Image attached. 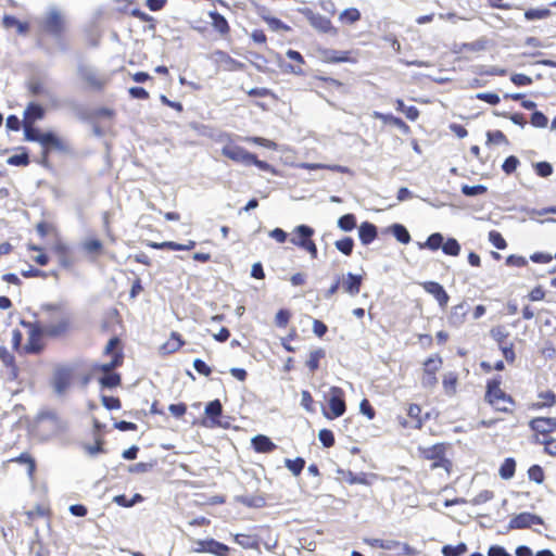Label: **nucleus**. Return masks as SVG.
Returning a JSON list of instances; mask_svg holds the SVG:
<instances>
[{"label":"nucleus","mask_w":556,"mask_h":556,"mask_svg":"<svg viewBox=\"0 0 556 556\" xmlns=\"http://www.w3.org/2000/svg\"><path fill=\"white\" fill-rule=\"evenodd\" d=\"M42 317L37 323H23L28 328V341L24 345L26 353L35 354L40 352L41 337L43 333L50 336H59L63 333L67 328V320L63 317L56 324H50L47 321L48 318L53 315L61 314V305L58 304H46L41 307Z\"/></svg>","instance_id":"nucleus-1"},{"label":"nucleus","mask_w":556,"mask_h":556,"mask_svg":"<svg viewBox=\"0 0 556 556\" xmlns=\"http://www.w3.org/2000/svg\"><path fill=\"white\" fill-rule=\"evenodd\" d=\"M41 31L60 40L68 29V22L64 11L55 5L48 7L47 11L39 18Z\"/></svg>","instance_id":"nucleus-2"},{"label":"nucleus","mask_w":556,"mask_h":556,"mask_svg":"<svg viewBox=\"0 0 556 556\" xmlns=\"http://www.w3.org/2000/svg\"><path fill=\"white\" fill-rule=\"evenodd\" d=\"M66 427L67 424L53 410L39 413L34 422L35 433L42 440H48L64 432Z\"/></svg>","instance_id":"nucleus-3"},{"label":"nucleus","mask_w":556,"mask_h":556,"mask_svg":"<svg viewBox=\"0 0 556 556\" xmlns=\"http://www.w3.org/2000/svg\"><path fill=\"white\" fill-rule=\"evenodd\" d=\"M485 399L497 410L507 412L511 404L510 397L500 388V381L493 380L488 383Z\"/></svg>","instance_id":"nucleus-4"},{"label":"nucleus","mask_w":556,"mask_h":556,"mask_svg":"<svg viewBox=\"0 0 556 556\" xmlns=\"http://www.w3.org/2000/svg\"><path fill=\"white\" fill-rule=\"evenodd\" d=\"M328 403L330 413L325 412V417L333 419L342 416L345 413L344 392L339 387H331L329 389Z\"/></svg>","instance_id":"nucleus-5"},{"label":"nucleus","mask_w":556,"mask_h":556,"mask_svg":"<svg viewBox=\"0 0 556 556\" xmlns=\"http://www.w3.org/2000/svg\"><path fill=\"white\" fill-rule=\"evenodd\" d=\"M295 232L298 237L291 238V242L294 245L301 247L306 250L313 258L317 257V248L314 241L311 240V237L314 233L313 228L306 225H300L295 228Z\"/></svg>","instance_id":"nucleus-6"},{"label":"nucleus","mask_w":556,"mask_h":556,"mask_svg":"<svg viewBox=\"0 0 556 556\" xmlns=\"http://www.w3.org/2000/svg\"><path fill=\"white\" fill-rule=\"evenodd\" d=\"M444 445L435 444L429 447L420 448V452L424 458L433 460L430 466L431 469L443 467L447 471L450 462L444 458Z\"/></svg>","instance_id":"nucleus-7"},{"label":"nucleus","mask_w":556,"mask_h":556,"mask_svg":"<svg viewBox=\"0 0 556 556\" xmlns=\"http://www.w3.org/2000/svg\"><path fill=\"white\" fill-rule=\"evenodd\" d=\"M72 378V368L65 366L56 368L52 381L54 392L59 395L64 394L71 386Z\"/></svg>","instance_id":"nucleus-8"},{"label":"nucleus","mask_w":556,"mask_h":556,"mask_svg":"<svg viewBox=\"0 0 556 556\" xmlns=\"http://www.w3.org/2000/svg\"><path fill=\"white\" fill-rule=\"evenodd\" d=\"M224 156L232 160L233 162L241 163L243 165H251V161L254 160V154L250 153L245 149L235 144H227L222 149Z\"/></svg>","instance_id":"nucleus-9"},{"label":"nucleus","mask_w":556,"mask_h":556,"mask_svg":"<svg viewBox=\"0 0 556 556\" xmlns=\"http://www.w3.org/2000/svg\"><path fill=\"white\" fill-rule=\"evenodd\" d=\"M302 12L316 30L337 34L336 28L332 26L331 21L328 17L314 13L311 9H304Z\"/></svg>","instance_id":"nucleus-10"},{"label":"nucleus","mask_w":556,"mask_h":556,"mask_svg":"<svg viewBox=\"0 0 556 556\" xmlns=\"http://www.w3.org/2000/svg\"><path fill=\"white\" fill-rule=\"evenodd\" d=\"M78 75L84 81L94 89H101L106 83L104 77L98 75L97 71L88 65H80L78 67Z\"/></svg>","instance_id":"nucleus-11"},{"label":"nucleus","mask_w":556,"mask_h":556,"mask_svg":"<svg viewBox=\"0 0 556 556\" xmlns=\"http://www.w3.org/2000/svg\"><path fill=\"white\" fill-rule=\"evenodd\" d=\"M421 286L426 292L435 298L441 307H445L447 305L450 296L440 283L435 281H425Z\"/></svg>","instance_id":"nucleus-12"},{"label":"nucleus","mask_w":556,"mask_h":556,"mask_svg":"<svg viewBox=\"0 0 556 556\" xmlns=\"http://www.w3.org/2000/svg\"><path fill=\"white\" fill-rule=\"evenodd\" d=\"M468 311L469 306L465 301L453 306L447 317L448 324L453 327H460L466 320Z\"/></svg>","instance_id":"nucleus-13"},{"label":"nucleus","mask_w":556,"mask_h":556,"mask_svg":"<svg viewBox=\"0 0 556 556\" xmlns=\"http://www.w3.org/2000/svg\"><path fill=\"white\" fill-rule=\"evenodd\" d=\"M541 523L542 519L539 516L532 515L530 513H521L510 520L509 527L511 529H523L529 528L532 525Z\"/></svg>","instance_id":"nucleus-14"},{"label":"nucleus","mask_w":556,"mask_h":556,"mask_svg":"<svg viewBox=\"0 0 556 556\" xmlns=\"http://www.w3.org/2000/svg\"><path fill=\"white\" fill-rule=\"evenodd\" d=\"M362 282H363V277L361 275H354L352 273H348L342 278V288H343L344 292H346L351 296H355L361 291Z\"/></svg>","instance_id":"nucleus-15"},{"label":"nucleus","mask_w":556,"mask_h":556,"mask_svg":"<svg viewBox=\"0 0 556 556\" xmlns=\"http://www.w3.org/2000/svg\"><path fill=\"white\" fill-rule=\"evenodd\" d=\"M43 147V157H47L48 149L53 148L56 150H63L62 141L53 132H41L37 140Z\"/></svg>","instance_id":"nucleus-16"},{"label":"nucleus","mask_w":556,"mask_h":556,"mask_svg":"<svg viewBox=\"0 0 556 556\" xmlns=\"http://www.w3.org/2000/svg\"><path fill=\"white\" fill-rule=\"evenodd\" d=\"M532 430L539 433H548L556 429V419L549 417H538L530 421Z\"/></svg>","instance_id":"nucleus-17"},{"label":"nucleus","mask_w":556,"mask_h":556,"mask_svg":"<svg viewBox=\"0 0 556 556\" xmlns=\"http://www.w3.org/2000/svg\"><path fill=\"white\" fill-rule=\"evenodd\" d=\"M358 237L363 244L371 243L377 237V228L375 225L365 222L358 227Z\"/></svg>","instance_id":"nucleus-18"},{"label":"nucleus","mask_w":556,"mask_h":556,"mask_svg":"<svg viewBox=\"0 0 556 556\" xmlns=\"http://www.w3.org/2000/svg\"><path fill=\"white\" fill-rule=\"evenodd\" d=\"M252 444L256 452L258 453H268L274 451L277 446L271 440L263 434L255 435L252 439Z\"/></svg>","instance_id":"nucleus-19"},{"label":"nucleus","mask_w":556,"mask_h":556,"mask_svg":"<svg viewBox=\"0 0 556 556\" xmlns=\"http://www.w3.org/2000/svg\"><path fill=\"white\" fill-rule=\"evenodd\" d=\"M208 16L212 20V26L216 31L220 35H226L229 33V25L227 20L216 11H210Z\"/></svg>","instance_id":"nucleus-20"},{"label":"nucleus","mask_w":556,"mask_h":556,"mask_svg":"<svg viewBox=\"0 0 556 556\" xmlns=\"http://www.w3.org/2000/svg\"><path fill=\"white\" fill-rule=\"evenodd\" d=\"M43 117V109L36 104L29 103L25 110V123L33 124L37 119H41Z\"/></svg>","instance_id":"nucleus-21"},{"label":"nucleus","mask_w":556,"mask_h":556,"mask_svg":"<svg viewBox=\"0 0 556 556\" xmlns=\"http://www.w3.org/2000/svg\"><path fill=\"white\" fill-rule=\"evenodd\" d=\"M391 233L396 240L403 244H407L410 241V235L408 230L401 224H394L390 227Z\"/></svg>","instance_id":"nucleus-22"},{"label":"nucleus","mask_w":556,"mask_h":556,"mask_svg":"<svg viewBox=\"0 0 556 556\" xmlns=\"http://www.w3.org/2000/svg\"><path fill=\"white\" fill-rule=\"evenodd\" d=\"M206 551L215 556H228L229 547L220 542L210 539Z\"/></svg>","instance_id":"nucleus-23"},{"label":"nucleus","mask_w":556,"mask_h":556,"mask_svg":"<svg viewBox=\"0 0 556 556\" xmlns=\"http://www.w3.org/2000/svg\"><path fill=\"white\" fill-rule=\"evenodd\" d=\"M444 238L442 233L434 232L430 235L425 243H420V249L428 248L432 251L438 250L439 248H442Z\"/></svg>","instance_id":"nucleus-24"},{"label":"nucleus","mask_w":556,"mask_h":556,"mask_svg":"<svg viewBox=\"0 0 556 556\" xmlns=\"http://www.w3.org/2000/svg\"><path fill=\"white\" fill-rule=\"evenodd\" d=\"M286 54L290 60H293L299 63V65H296V66L288 65L287 71H290L291 73L296 74V75L302 74L303 70L301 67V64L304 63V59L300 54V52H298L295 50H288Z\"/></svg>","instance_id":"nucleus-25"},{"label":"nucleus","mask_w":556,"mask_h":556,"mask_svg":"<svg viewBox=\"0 0 556 556\" xmlns=\"http://www.w3.org/2000/svg\"><path fill=\"white\" fill-rule=\"evenodd\" d=\"M81 247L85 252L92 255H98L102 251V242L94 238L86 239Z\"/></svg>","instance_id":"nucleus-26"},{"label":"nucleus","mask_w":556,"mask_h":556,"mask_svg":"<svg viewBox=\"0 0 556 556\" xmlns=\"http://www.w3.org/2000/svg\"><path fill=\"white\" fill-rule=\"evenodd\" d=\"M516 463L513 458H506L500 468V476L503 479H510L515 475Z\"/></svg>","instance_id":"nucleus-27"},{"label":"nucleus","mask_w":556,"mask_h":556,"mask_svg":"<svg viewBox=\"0 0 556 556\" xmlns=\"http://www.w3.org/2000/svg\"><path fill=\"white\" fill-rule=\"evenodd\" d=\"M323 357H325V351L323 349H316L309 353L306 365L311 371H315L319 367V361Z\"/></svg>","instance_id":"nucleus-28"},{"label":"nucleus","mask_w":556,"mask_h":556,"mask_svg":"<svg viewBox=\"0 0 556 556\" xmlns=\"http://www.w3.org/2000/svg\"><path fill=\"white\" fill-rule=\"evenodd\" d=\"M122 358L123 357L121 354L115 353L111 362L101 365H96L93 369L100 370L104 374H112L111 371L122 364Z\"/></svg>","instance_id":"nucleus-29"},{"label":"nucleus","mask_w":556,"mask_h":556,"mask_svg":"<svg viewBox=\"0 0 556 556\" xmlns=\"http://www.w3.org/2000/svg\"><path fill=\"white\" fill-rule=\"evenodd\" d=\"M372 116L377 119H381L383 123H391L399 128H407L406 124L399 117L390 114H382L380 112H374Z\"/></svg>","instance_id":"nucleus-30"},{"label":"nucleus","mask_w":556,"mask_h":556,"mask_svg":"<svg viewBox=\"0 0 556 556\" xmlns=\"http://www.w3.org/2000/svg\"><path fill=\"white\" fill-rule=\"evenodd\" d=\"M356 226V218L353 214H345L338 219V227L343 231H351Z\"/></svg>","instance_id":"nucleus-31"},{"label":"nucleus","mask_w":556,"mask_h":556,"mask_svg":"<svg viewBox=\"0 0 556 556\" xmlns=\"http://www.w3.org/2000/svg\"><path fill=\"white\" fill-rule=\"evenodd\" d=\"M285 465L294 476H299L304 468L305 460L301 457L295 459L286 458Z\"/></svg>","instance_id":"nucleus-32"},{"label":"nucleus","mask_w":556,"mask_h":556,"mask_svg":"<svg viewBox=\"0 0 556 556\" xmlns=\"http://www.w3.org/2000/svg\"><path fill=\"white\" fill-rule=\"evenodd\" d=\"M205 414L215 424V418L222 414V404L218 400L210 402L205 407Z\"/></svg>","instance_id":"nucleus-33"},{"label":"nucleus","mask_w":556,"mask_h":556,"mask_svg":"<svg viewBox=\"0 0 556 556\" xmlns=\"http://www.w3.org/2000/svg\"><path fill=\"white\" fill-rule=\"evenodd\" d=\"M182 344L180 336L176 332L172 333V338L162 346V350L166 353H172L178 350Z\"/></svg>","instance_id":"nucleus-34"},{"label":"nucleus","mask_w":556,"mask_h":556,"mask_svg":"<svg viewBox=\"0 0 556 556\" xmlns=\"http://www.w3.org/2000/svg\"><path fill=\"white\" fill-rule=\"evenodd\" d=\"M442 250L447 255L457 256L460 252V245L456 239L450 238L443 243Z\"/></svg>","instance_id":"nucleus-35"},{"label":"nucleus","mask_w":556,"mask_h":556,"mask_svg":"<svg viewBox=\"0 0 556 556\" xmlns=\"http://www.w3.org/2000/svg\"><path fill=\"white\" fill-rule=\"evenodd\" d=\"M467 551V545L465 543H459L456 546L445 545L442 548L443 556H460Z\"/></svg>","instance_id":"nucleus-36"},{"label":"nucleus","mask_w":556,"mask_h":556,"mask_svg":"<svg viewBox=\"0 0 556 556\" xmlns=\"http://www.w3.org/2000/svg\"><path fill=\"white\" fill-rule=\"evenodd\" d=\"M456 384H457V377L455 374L450 372L444 376L443 388H444L446 394H448V395L454 394L455 390H456Z\"/></svg>","instance_id":"nucleus-37"},{"label":"nucleus","mask_w":556,"mask_h":556,"mask_svg":"<svg viewBox=\"0 0 556 556\" xmlns=\"http://www.w3.org/2000/svg\"><path fill=\"white\" fill-rule=\"evenodd\" d=\"M336 248L345 255H350L353 251L354 241L352 238L346 237L341 240H337L334 243Z\"/></svg>","instance_id":"nucleus-38"},{"label":"nucleus","mask_w":556,"mask_h":556,"mask_svg":"<svg viewBox=\"0 0 556 556\" xmlns=\"http://www.w3.org/2000/svg\"><path fill=\"white\" fill-rule=\"evenodd\" d=\"M551 11L548 9H530L526 11L525 17L528 21L543 20L549 16Z\"/></svg>","instance_id":"nucleus-39"},{"label":"nucleus","mask_w":556,"mask_h":556,"mask_svg":"<svg viewBox=\"0 0 556 556\" xmlns=\"http://www.w3.org/2000/svg\"><path fill=\"white\" fill-rule=\"evenodd\" d=\"M361 18V13L357 9L355 8H349V9H345L341 14H340V20L341 21H344L346 23H350V24H353L355 22H357L358 20Z\"/></svg>","instance_id":"nucleus-40"},{"label":"nucleus","mask_w":556,"mask_h":556,"mask_svg":"<svg viewBox=\"0 0 556 556\" xmlns=\"http://www.w3.org/2000/svg\"><path fill=\"white\" fill-rule=\"evenodd\" d=\"M100 383L105 388H114L121 383V377L118 374H105L100 378Z\"/></svg>","instance_id":"nucleus-41"},{"label":"nucleus","mask_w":556,"mask_h":556,"mask_svg":"<svg viewBox=\"0 0 556 556\" xmlns=\"http://www.w3.org/2000/svg\"><path fill=\"white\" fill-rule=\"evenodd\" d=\"M8 164L13 166H26L29 163V157L26 152L14 154L8 159Z\"/></svg>","instance_id":"nucleus-42"},{"label":"nucleus","mask_w":556,"mask_h":556,"mask_svg":"<svg viewBox=\"0 0 556 556\" xmlns=\"http://www.w3.org/2000/svg\"><path fill=\"white\" fill-rule=\"evenodd\" d=\"M489 241L496 248V249H500V250H503L506 248V241L505 239L503 238V236L495 231V230H492L489 232Z\"/></svg>","instance_id":"nucleus-43"},{"label":"nucleus","mask_w":556,"mask_h":556,"mask_svg":"<svg viewBox=\"0 0 556 556\" xmlns=\"http://www.w3.org/2000/svg\"><path fill=\"white\" fill-rule=\"evenodd\" d=\"M528 476L530 480L536 483H542L544 480L543 469L539 465L531 466L528 470Z\"/></svg>","instance_id":"nucleus-44"},{"label":"nucleus","mask_w":556,"mask_h":556,"mask_svg":"<svg viewBox=\"0 0 556 556\" xmlns=\"http://www.w3.org/2000/svg\"><path fill=\"white\" fill-rule=\"evenodd\" d=\"M462 192L465 195L475 197V195L482 194V193L486 192V187H484L483 185H476V186L465 185L462 187Z\"/></svg>","instance_id":"nucleus-45"},{"label":"nucleus","mask_w":556,"mask_h":556,"mask_svg":"<svg viewBox=\"0 0 556 556\" xmlns=\"http://www.w3.org/2000/svg\"><path fill=\"white\" fill-rule=\"evenodd\" d=\"M547 123H548L547 117L540 111H535L531 115V124L534 127L544 128L547 126Z\"/></svg>","instance_id":"nucleus-46"},{"label":"nucleus","mask_w":556,"mask_h":556,"mask_svg":"<svg viewBox=\"0 0 556 556\" xmlns=\"http://www.w3.org/2000/svg\"><path fill=\"white\" fill-rule=\"evenodd\" d=\"M318 439L326 447H330L334 444L333 433L328 429H321L318 433Z\"/></svg>","instance_id":"nucleus-47"},{"label":"nucleus","mask_w":556,"mask_h":556,"mask_svg":"<svg viewBox=\"0 0 556 556\" xmlns=\"http://www.w3.org/2000/svg\"><path fill=\"white\" fill-rule=\"evenodd\" d=\"M40 130L37 129V128H34L31 126V124H27V123H24V135H25V139L27 141H36L39 139L40 137Z\"/></svg>","instance_id":"nucleus-48"},{"label":"nucleus","mask_w":556,"mask_h":556,"mask_svg":"<svg viewBox=\"0 0 556 556\" xmlns=\"http://www.w3.org/2000/svg\"><path fill=\"white\" fill-rule=\"evenodd\" d=\"M442 361L439 357H430L425 362L424 372L435 374L441 367Z\"/></svg>","instance_id":"nucleus-49"},{"label":"nucleus","mask_w":556,"mask_h":556,"mask_svg":"<svg viewBox=\"0 0 556 556\" xmlns=\"http://www.w3.org/2000/svg\"><path fill=\"white\" fill-rule=\"evenodd\" d=\"M244 141L253 142V143L260 144L262 147H265L267 149H276L277 148V144L274 141L262 138V137H247V138H244Z\"/></svg>","instance_id":"nucleus-50"},{"label":"nucleus","mask_w":556,"mask_h":556,"mask_svg":"<svg viewBox=\"0 0 556 556\" xmlns=\"http://www.w3.org/2000/svg\"><path fill=\"white\" fill-rule=\"evenodd\" d=\"M489 143H507L506 136L501 130L489 131L486 134Z\"/></svg>","instance_id":"nucleus-51"},{"label":"nucleus","mask_w":556,"mask_h":556,"mask_svg":"<svg viewBox=\"0 0 556 556\" xmlns=\"http://www.w3.org/2000/svg\"><path fill=\"white\" fill-rule=\"evenodd\" d=\"M29 90L34 96H38V97H48L49 96V91L47 90V88L39 81L30 83Z\"/></svg>","instance_id":"nucleus-52"},{"label":"nucleus","mask_w":556,"mask_h":556,"mask_svg":"<svg viewBox=\"0 0 556 556\" xmlns=\"http://www.w3.org/2000/svg\"><path fill=\"white\" fill-rule=\"evenodd\" d=\"M535 172L541 177H548L553 173V167L547 162H539L535 164Z\"/></svg>","instance_id":"nucleus-53"},{"label":"nucleus","mask_w":556,"mask_h":556,"mask_svg":"<svg viewBox=\"0 0 556 556\" xmlns=\"http://www.w3.org/2000/svg\"><path fill=\"white\" fill-rule=\"evenodd\" d=\"M476 97H477V99L485 101L486 103L492 104V105H496L501 101L498 94L492 93V92H480V93H477Z\"/></svg>","instance_id":"nucleus-54"},{"label":"nucleus","mask_w":556,"mask_h":556,"mask_svg":"<svg viewBox=\"0 0 556 556\" xmlns=\"http://www.w3.org/2000/svg\"><path fill=\"white\" fill-rule=\"evenodd\" d=\"M420 413L421 408L416 404H412L408 407V416L415 420V428L421 427Z\"/></svg>","instance_id":"nucleus-55"},{"label":"nucleus","mask_w":556,"mask_h":556,"mask_svg":"<svg viewBox=\"0 0 556 556\" xmlns=\"http://www.w3.org/2000/svg\"><path fill=\"white\" fill-rule=\"evenodd\" d=\"M290 312L287 309H280L276 314L275 323L278 327H286L290 319Z\"/></svg>","instance_id":"nucleus-56"},{"label":"nucleus","mask_w":556,"mask_h":556,"mask_svg":"<svg viewBox=\"0 0 556 556\" xmlns=\"http://www.w3.org/2000/svg\"><path fill=\"white\" fill-rule=\"evenodd\" d=\"M518 164H519L518 159L514 155H510L505 160L502 168L506 174H511L517 168Z\"/></svg>","instance_id":"nucleus-57"},{"label":"nucleus","mask_w":556,"mask_h":556,"mask_svg":"<svg viewBox=\"0 0 556 556\" xmlns=\"http://www.w3.org/2000/svg\"><path fill=\"white\" fill-rule=\"evenodd\" d=\"M510 80L516 86H528L532 84V78L525 74H513Z\"/></svg>","instance_id":"nucleus-58"},{"label":"nucleus","mask_w":556,"mask_h":556,"mask_svg":"<svg viewBox=\"0 0 556 556\" xmlns=\"http://www.w3.org/2000/svg\"><path fill=\"white\" fill-rule=\"evenodd\" d=\"M313 397L311 393L306 390H303L301 392V405L304 407L307 412H313Z\"/></svg>","instance_id":"nucleus-59"},{"label":"nucleus","mask_w":556,"mask_h":556,"mask_svg":"<svg viewBox=\"0 0 556 556\" xmlns=\"http://www.w3.org/2000/svg\"><path fill=\"white\" fill-rule=\"evenodd\" d=\"M193 368L203 376H208L212 372L211 368L200 358L193 361Z\"/></svg>","instance_id":"nucleus-60"},{"label":"nucleus","mask_w":556,"mask_h":556,"mask_svg":"<svg viewBox=\"0 0 556 556\" xmlns=\"http://www.w3.org/2000/svg\"><path fill=\"white\" fill-rule=\"evenodd\" d=\"M437 382H438V380H437L435 374L424 372L422 379H421L422 387L431 389L437 384Z\"/></svg>","instance_id":"nucleus-61"},{"label":"nucleus","mask_w":556,"mask_h":556,"mask_svg":"<svg viewBox=\"0 0 556 556\" xmlns=\"http://www.w3.org/2000/svg\"><path fill=\"white\" fill-rule=\"evenodd\" d=\"M102 404L108 409H118L121 408V402L117 397L112 396H102Z\"/></svg>","instance_id":"nucleus-62"},{"label":"nucleus","mask_w":556,"mask_h":556,"mask_svg":"<svg viewBox=\"0 0 556 556\" xmlns=\"http://www.w3.org/2000/svg\"><path fill=\"white\" fill-rule=\"evenodd\" d=\"M527 263L528 262H527V260L523 256L509 255L506 258V264L509 265V266L522 267V266H526Z\"/></svg>","instance_id":"nucleus-63"},{"label":"nucleus","mask_w":556,"mask_h":556,"mask_svg":"<svg viewBox=\"0 0 556 556\" xmlns=\"http://www.w3.org/2000/svg\"><path fill=\"white\" fill-rule=\"evenodd\" d=\"M488 556H510V554L500 545H492L488 551Z\"/></svg>","instance_id":"nucleus-64"}]
</instances>
